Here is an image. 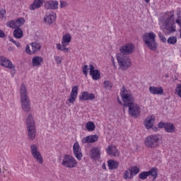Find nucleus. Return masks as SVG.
<instances>
[{
	"mask_svg": "<svg viewBox=\"0 0 181 181\" xmlns=\"http://www.w3.org/2000/svg\"><path fill=\"white\" fill-rule=\"evenodd\" d=\"M21 101L22 110L25 112H29L30 111V100L28 97V90H26V86L22 83L20 88Z\"/></svg>",
	"mask_w": 181,
	"mask_h": 181,
	"instance_id": "1",
	"label": "nucleus"
},
{
	"mask_svg": "<svg viewBox=\"0 0 181 181\" xmlns=\"http://www.w3.org/2000/svg\"><path fill=\"white\" fill-rule=\"evenodd\" d=\"M156 35L153 32L146 33L143 35V40L148 49L155 52L158 47V44L156 43Z\"/></svg>",
	"mask_w": 181,
	"mask_h": 181,
	"instance_id": "2",
	"label": "nucleus"
},
{
	"mask_svg": "<svg viewBox=\"0 0 181 181\" xmlns=\"http://www.w3.org/2000/svg\"><path fill=\"white\" fill-rule=\"evenodd\" d=\"M123 107L124 111H125V108H129V115H130L131 117H134V118H138L141 115V107L138 104L135 103V102L124 103Z\"/></svg>",
	"mask_w": 181,
	"mask_h": 181,
	"instance_id": "3",
	"label": "nucleus"
},
{
	"mask_svg": "<svg viewBox=\"0 0 181 181\" xmlns=\"http://www.w3.org/2000/svg\"><path fill=\"white\" fill-rule=\"evenodd\" d=\"M162 136L158 134L151 135L146 139L145 145L147 148H157L160 144Z\"/></svg>",
	"mask_w": 181,
	"mask_h": 181,
	"instance_id": "4",
	"label": "nucleus"
},
{
	"mask_svg": "<svg viewBox=\"0 0 181 181\" xmlns=\"http://www.w3.org/2000/svg\"><path fill=\"white\" fill-rule=\"evenodd\" d=\"M117 59L120 70H128L131 67V59H129V57L118 54Z\"/></svg>",
	"mask_w": 181,
	"mask_h": 181,
	"instance_id": "5",
	"label": "nucleus"
},
{
	"mask_svg": "<svg viewBox=\"0 0 181 181\" xmlns=\"http://www.w3.org/2000/svg\"><path fill=\"white\" fill-rule=\"evenodd\" d=\"M122 100L124 104H129V103H135V98L132 96L131 91L127 90L125 86H122L120 92Z\"/></svg>",
	"mask_w": 181,
	"mask_h": 181,
	"instance_id": "6",
	"label": "nucleus"
},
{
	"mask_svg": "<svg viewBox=\"0 0 181 181\" xmlns=\"http://www.w3.org/2000/svg\"><path fill=\"white\" fill-rule=\"evenodd\" d=\"M175 15H171L170 18L165 20V28L164 30L165 33H170V32H176V29L173 28V25H175V18H173Z\"/></svg>",
	"mask_w": 181,
	"mask_h": 181,
	"instance_id": "7",
	"label": "nucleus"
},
{
	"mask_svg": "<svg viewBox=\"0 0 181 181\" xmlns=\"http://www.w3.org/2000/svg\"><path fill=\"white\" fill-rule=\"evenodd\" d=\"M134 50H135V46L134 44L128 43L126 45H123L120 47L119 54L128 56V54H132V53H134Z\"/></svg>",
	"mask_w": 181,
	"mask_h": 181,
	"instance_id": "8",
	"label": "nucleus"
},
{
	"mask_svg": "<svg viewBox=\"0 0 181 181\" xmlns=\"http://www.w3.org/2000/svg\"><path fill=\"white\" fill-rule=\"evenodd\" d=\"M0 64L3 67H6V69H10L11 70L13 69V70H15V66L13 65V64H12L11 60L8 59L6 57H0Z\"/></svg>",
	"mask_w": 181,
	"mask_h": 181,
	"instance_id": "9",
	"label": "nucleus"
},
{
	"mask_svg": "<svg viewBox=\"0 0 181 181\" xmlns=\"http://www.w3.org/2000/svg\"><path fill=\"white\" fill-rule=\"evenodd\" d=\"M95 98L94 93H90L87 91L83 92L79 96L80 101H93Z\"/></svg>",
	"mask_w": 181,
	"mask_h": 181,
	"instance_id": "10",
	"label": "nucleus"
},
{
	"mask_svg": "<svg viewBox=\"0 0 181 181\" xmlns=\"http://www.w3.org/2000/svg\"><path fill=\"white\" fill-rule=\"evenodd\" d=\"M77 94H78V86H75L72 88L71 95L68 99V103H69V104H73V103L76 101V98H77Z\"/></svg>",
	"mask_w": 181,
	"mask_h": 181,
	"instance_id": "11",
	"label": "nucleus"
},
{
	"mask_svg": "<svg viewBox=\"0 0 181 181\" xmlns=\"http://www.w3.org/2000/svg\"><path fill=\"white\" fill-rule=\"evenodd\" d=\"M98 141V136L97 134L88 136L82 139L83 144H94Z\"/></svg>",
	"mask_w": 181,
	"mask_h": 181,
	"instance_id": "12",
	"label": "nucleus"
},
{
	"mask_svg": "<svg viewBox=\"0 0 181 181\" xmlns=\"http://www.w3.org/2000/svg\"><path fill=\"white\" fill-rule=\"evenodd\" d=\"M107 153L110 156H114L115 158H118L119 156V152L115 146H110L107 147Z\"/></svg>",
	"mask_w": 181,
	"mask_h": 181,
	"instance_id": "13",
	"label": "nucleus"
},
{
	"mask_svg": "<svg viewBox=\"0 0 181 181\" xmlns=\"http://www.w3.org/2000/svg\"><path fill=\"white\" fill-rule=\"evenodd\" d=\"M62 165L66 168H76L77 166V161L74 159H64Z\"/></svg>",
	"mask_w": 181,
	"mask_h": 181,
	"instance_id": "14",
	"label": "nucleus"
},
{
	"mask_svg": "<svg viewBox=\"0 0 181 181\" xmlns=\"http://www.w3.org/2000/svg\"><path fill=\"white\" fill-rule=\"evenodd\" d=\"M73 148L75 157L77 158L78 159H81L83 153H81V151L80 150V145L78 144V142H75Z\"/></svg>",
	"mask_w": 181,
	"mask_h": 181,
	"instance_id": "15",
	"label": "nucleus"
},
{
	"mask_svg": "<svg viewBox=\"0 0 181 181\" xmlns=\"http://www.w3.org/2000/svg\"><path fill=\"white\" fill-rule=\"evenodd\" d=\"M153 124H155V117L152 116L146 117L144 122V125L146 129H151V128H153Z\"/></svg>",
	"mask_w": 181,
	"mask_h": 181,
	"instance_id": "16",
	"label": "nucleus"
},
{
	"mask_svg": "<svg viewBox=\"0 0 181 181\" xmlns=\"http://www.w3.org/2000/svg\"><path fill=\"white\" fill-rule=\"evenodd\" d=\"M100 151L98 147H93L90 151V156L92 159H100Z\"/></svg>",
	"mask_w": 181,
	"mask_h": 181,
	"instance_id": "17",
	"label": "nucleus"
},
{
	"mask_svg": "<svg viewBox=\"0 0 181 181\" xmlns=\"http://www.w3.org/2000/svg\"><path fill=\"white\" fill-rule=\"evenodd\" d=\"M59 2L57 1H50L45 3L46 9H57Z\"/></svg>",
	"mask_w": 181,
	"mask_h": 181,
	"instance_id": "18",
	"label": "nucleus"
},
{
	"mask_svg": "<svg viewBox=\"0 0 181 181\" xmlns=\"http://www.w3.org/2000/svg\"><path fill=\"white\" fill-rule=\"evenodd\" d=\"M31 153L35 159H42V156L37 151V147L35 144L31 146Z\"/></svg>",
	"mask_w": 181,
	"mask_h": 181,
	"instance_id": "19",
	"label": "nucleus"
},
{
	"mask_svg": "<svg viewBox=\"0 0 181 181\" xmlns=\"http://www.w3.org/2000/svg\"><path fill=\"white\" fill-rule=\"evenodd\" d=\"M149 91L151 94H158L162 95L163 94V88L162 87L157 88L154 86H151L149 88Z\"/></svg>",
	"mask_w": 181,
	"mask_h": 181,
	"instance_id": "20",
	"label": "nucleus"
},
{
	"mask_svg": "<svg viewBox=\"0 0 181 181\" xmlns=\"http://www.w3.org/2000/svg\"><path fill=\"white\" fill-rule=\"evenodd\" d=\"M54 21H56V14L54 13L49 14L44 18V21L45 23H47V25H52Z\"/></svg>",
	"mask_w": 181,
	"mask_h": 181,
	"instance_id": "21",
	"label": "nucleus"
},
{
	"mask_svg": "<svg viewBox=\"0 0 181 181\" xmlns=\"http://www.w3.org/2000/svg\"><path fill=\"white\" fill-rule=\"evenodd\" d=\"M28 128V135L29 139L33 141L36 138V129L35 127H27Z\"/></svg>",
	"mask_w": 181,
	"mask_h": 181,
	"instance_id": "22",
	"label": "nucleus"
},
{
	"mask_svg": "<svg viewBox=\"0 0 181 181\" xmlns=\"http://www.w3.org/2000/svg\"><path fill=\"white\" fill-rule=\"evenodd\" d=\"M42 5H43V0H35L33 4L30 6V9L31 11H35V9L40 8Z\"/></svg>",
	"mask_w": 181,
	"mask_h": 181,
	"instance_id": "23",
	"label": "nucleus"
},
{
	"mask_svg": "<svg viewBox=\"0 0 181 181\" xmlns=\"http://www.w3.org/2000/svg\"><path fill=\"white\" fill-rule=\"evenodd\" d=\"M32 62H33V66L34 67H37L40 66L42 63H43V58H42V57L36 56L33 57Z\"/></svg>",
	"mask_w": 181,
	"mask_h": 181,
	"instance_id": "24",
	"label": "nucleus"
},
{
	"mask_svg": "<svg viewBox=\"0 0 181 181\" xmlns=\"http://www.w3.org/2000/svg\"><path fill=\"white\" fill-rule=\"evenodd\" d=\"M70 42H71V36L70 35V34L66 33L62 37V45L69 46Z\"/></svg>",
	"mask_w": 181,
	"mask_h": 181,
	"instance_id": "25",
	"label": "nucleus"
},
{
	"mask_svg": "<svg viewBox=\"0 0 181 181\" xmlns=\"http://www.w3.org/2000/svg\"><path fill=\"white\" fill-rule=\"evenodd\" d=\"M27 128L35 127V120L33 119V116L32 115H28L26 120Z\"/></svg>",
	"mask_w": 181,
	"mask_h": 181,
	"instance_id": "26",
	"label": "nucleus"
},
{
	"mask_svg": "<svg viewBox=\"0 0 181 181\" xmlns=\"http://www.w3.org/2000/svg\"><path fill=\"white\" fill-rule=\"evenodd\" d=\"M13 36L16 39H22L23 37V30L20 28H17L13 31Z\"/></svg>",
	"mask_w": 181,
	"mask_h": 181,
	"instance_id": "27",
	"label": "nucleus"
},
{
	"mask_svg": "<svg viewBox=\"0 0 181 181\" xmlns=\"http://www.w3.org/2000/svg\"><path fill=\"white\" fill-rule=\"evenodd\" d=\"M107 165H108L109 169L114 170V169H117V168H118L119 163L116 160H109L107 161Z\"/></svg>",
	"mask_w": 181,
	"mask_h": 181,
	"instance_id": "28",
	"label": "nucleus"
},
{
	"mask_svg": "<svg viewBox=\"0 0 181 181\" xmlns=\"http://www.w3.org/2000/svg\"><path fill=\"white\" fill-rule=\"evenodd\" d=\"M32 52L36 53V52H39L40 49H42V47L40 46V44L37 42H32L30 44Z\"/></svg>",
	"mask_w": 181,
	"mask_h": 181,
	"instance_id": "29",
	"label": "nucleus"
},
{
	"mask_svg": "<svg viewBox=\"0 0 181 181\" xmlns=\"http://www.w3.org/2000/svg\"><path fill=\"white\" fill-rule=\"evenodd\" d=\"M148 176H152L154 180L158 177V168H152L151 170L148 171Z\"/></svg>",
	"mask_w": 181,
	"mask_h": 181,
	"instance_id": "30",
	"label": "nucleus"
},
{
	"mask_svg": "<svg viewBox=\"0 0 181 181\" xmlns=\"http://www.w3.org/2000/svg\"><path fill=\"white\" fill-rule=\"evenodd\" d=\"M123 178L125 179V180H129V179H134V177L131 173V170L128 169L124 171L123 175Z\"/></svg>",
	"mask_w": 181,
	"mask_h": 181,
	"instance_id": "31",
	"label": "nucleus"
},
{
	"mask_svg": "<svg viewBox=\"0 0 181 181\" xmlns=\"http://www.w3.org/2000/svg\"><path fill=\"white\" fill-rule=\"evenodd\" d=\"M90 75L92 76L93 80L95 81L100 79V77H101V73L97 69H95L93 73H90Z\"/></svg>",
	"mask_w": 181,
	"mask_h": 181,
	"instance_id": "32",
	"label": "nucleus"
},
{
	"mask_svg": "<svg viewBox=\"0 0 181 181\" xmlns=\"http://www.w3.org/2000/svg\"><path fill=\"white\" fill-rule=\"evenodd\" d=\"M86 128L89 132H93L95 129V124L93 122H88L86 124Z\"/></svg>",
	"mask_w": 181,
	"mask_h": 181,
	"instance_id": "33",
	"label": "nucleus"
},
{
	"mask_svg": "<svg viewBox=\"0 0 181 181\" xmlns=\"http://www.w3.org/2000/svg\"><path fill=\"white\" fill-rule=\"evenodd\" d=\"M165 129L166 132L173 133L175 132V126L172 123H166Z\"/></svg>",
	"mask_w": 181,
	"mask_h": 181,
	"instance_id": "34",
	"label": "nucleus"
},
{
	"mask_svg": "<svg viewBox=\"0 0 181 181\" xmlns=\"http://www.w3.org/2000/svg\"><path fill=\"white\" fill-rule=\"evenodd\" d=\"M67 45H64L63 44H57V50H61V52H64V53H69V48L66 47Z\"/></svg>",
	"mask_w": 181,
	"mask_h": 181,
	"instance_id": "35",
	"label": "nucleus"
},
{
	"mask_svg": "<svg viewBox=\"0 0 181 181\" xmlns=\"http://www.w3.org/2000/svg\"><path fill=\"white\" fill-rule=\"evenodd\" d=\"M130 172L132 173V175L133 176V177L138 175V173H139V168L136 167V166H134V167H132L130 169Z\"/></svg>",
	"mask_w": 181,
	"mask_h": 181,
	"instance_id": "36",
	"label": "nucleus"
},
{
	"mask_svg": "<svg viewBox=\"0 0 181 181\" xmlns=\"http://www.w3.org/2000/svg\"><path fill=\"white\" fill-rule=\"evenodd\" d=\"M15 23H16V28H21V26H22V25L25 23V19L21 18L17 20H15Z\"/></svg>",
	"mask_w": 181,
	"mask_h": 181,
	"instance_id": "37",
	"label": "nucleus"
},
{
	"mask_svg": "<svg viewBox=\"0 0 181 181\" xmlns=\"http://www.w3.org/2000/svg\"><path fill=\"white\" fill-rule=\"evenodd\" d=\"M168 45H176L177 43V38L176 37L171 36L168 40Z\"/></svg>",
	"mask_w": 181,
	"mask_h": 181,
	"instance_id": "38",
	"label": "nucleus"
},
{
	"mask_svg": "<svg viewBox=\"0 0 181 181\" xmlns=\"http://www.w3.org/2000/svg\"><path fill=\"white\" fill-rule=\"evenodd\" d=\"M148 176H149L148 171H143L139 175V177L141 179V180H145V179H148Z\"/></svg>",
	"mask_w": 181,
	"mask_h": 181,
	"instance_id": "39",
	"label": "nucleus"
},
{
	"mask_svg": "<svg viewBox=\"0 0 181 181\" xmlns=\"http://www.w3.org/2000/svg\"><path fill=\"white\" fill-rule=\"evenodd\" d=\"M6 25L8 28H11V29H16V24L15 23V20L7 22Z\"/></svg>",
	"mask_w": 181,
	"mask_h": 181,
	"instance_id": "40",
	"label": "nucleus"
},
{
	"mask_svg": "<svg viewBox=\"0 0 181 181\" xmlns=\"http://www.w3.org/2000/svg\"><path fill=\"white\" fill-rule=\"evenodd\" d=\"M103 84H104V87L107 90H110L112 88V85H111V82L110 81H104Z\"/></svg>",
	"mask_w": 181,
	"mask_h": 181,
	"instance_id": "41",
	"label": "nucleus"
},
{
	"mask_svg": "<svg viewBox=\"0 0 181 181\" xmlns=\"http://www.w3.org/2000/svg\"><path fill=\"white\" fill-rule=\"evenodd\" d=\"M175 94H177V95H179V97H180L181 98V83L177 85V87L175 88Z\"/></svg>",
	"mask_w": 181,
	"mask_h": 181,
	"instance_id": "42",
	"label": "nucleus"
},
{
	"mask_svg": "<svg viewBox=\"0 0 181 181\" xmlns=\"http://www.w3.org/2000/svg\"><path fill=\"white\" fill-rule=\"evenodd\" d=\"M8 39H9L10 42L13 43L16 46V47H21V43H19L18 42V40H16L15 39L12 38L11 37H8Z\"/></svg>",
	"mask_w": 181,
	"mask_h": 181,
	"instance_id": "43",
	"label": "nucleus"
},
{
	"mask_svg": "<svg viewBox=\"0 0 181 181\" xmlns=\"http://www.w3.org/2000/svg\"><path fill=\"white\" fill-rule=\"evenodd\" d=\"M54 60H55L57 64H62V62L63 60V58L62 57L55 56L54 57Z\"/></svg>",
	"mask_w": 181,
	"mask_h": 181,
	"instance_id": "44",
	"label": "nucleus"
},
{
	"mask_svg": "<svg viewBox=\"0 0 181 181\" xmlns=\"http://www.w3.org/2000/svg\"><path fill=\"white\" fill-rule=\"evenodd\" d=\"M158 37L160 39L161 42H163V43H166V37L163 35L162 33H158Z\"/></svg>",
	"mask_w": 181,
	"mask_h": 181,
	"instance_id": "45",
	"label": "nucleus"
},
{
	"mask_svg": "<svg viewBox=\"0 0 181 181\" xmlns=\"http://www.w3.org/2000/svg\"><path fill=\"white\" fill-rule=\"evenodd\" d=\"M6 13V11L2 9L0 11V19H4L5 18V14Z\"/></svg>",
	"mask_w": 181,
	"mask_h": 181,
	"instance_id": "46",
	"label": "nucleus"
},
{
	"mask_svg": "<svg viewBox=\"0 0 181 181\" xmlns=\"http://www.w3.org/2000/svg\"><path fill=\"white\" fill-rule=\"evenodd\" d=\"M25 52L28 54H33V52H32V49H30V47H29V45H26Z\"/></svg>",
	"mask_w": 181,
	"mask_h": 181,
	"instance_id": "47",
	"label": "nucleus"
},
{
	"mask_svg": "<svg viewBox=\"0 0 181 181\" xmlns=\"http://www.w3.org/2000/svg\"><path fill=\"white\" fill-rule=\"evenodd\" d=\"M88 68V66H87V65H85L83 67V74H85V76H87V74H88V71H87Z\"/></svg>",
	"mask_w": 181,
	"mask_h": 181,
	"instance_id": "48",
	"label": "nucleus"
},
{
	"mask_svg": "<svg viewBox=\"0 0 181 181\" xmlns=\"http://www.w3.org/2000/svg\"><path fill=\"white\" fill-rule=\"evenodd\" d=\"M158 128H165L166 123L160 122L158 123Z\"/></svg>",
	"mask_w": 181,
	"mask_h": 181,
	"instance_id": "49",
	"label": "nucleus"
},
{
	"mask_svg": "<svg viewBox=\"0 0 181 181\" xmlns=\"http://www.w3.org/2000/svg\"><path fill=\"white\" fill-rule=\"evenodd\" d=\"M89 70H90V74L94 71H95V68L94 67V66L93 64H90L89 65Z\"/></svg>",
	"mask_w": 181,
	"mask_h": 181,
	"instance_id": "50",
	"label": "nucleus"
},
{
	"mask_svg": "<svg viewBox=\"0 0 181 181\" xmlns=\"http://www.w3.org/2000/svg\"><path fill=\"white\" fill-rule=\"evenodd\" d=\"M60 8H66L67 6V2L66 1H60Z\"/></svg>",
	"mask_w": 181,
	"mask_h": 181,
	"instance_id": "51",
	"label": "nucleus"
},
{
	"mask_svg": "<svg viewBox=\"0 0 181 181\" xmlns=\"http://www.w3.org/2000/svg\"><path fill=\"white\" fill-rule=\"evenodd\" d=\"M64 159H73V156L70 155H65Z\"/></svg>",
	"mask_w": 181,
	"mask_h": 181,
	"instance_id": "52",
	"label": "nucleus"
},
{
	"mask_svg": "<svg viewBox=\"0 0 181 181\" xmlns=\"http://www.w3.org/2000/svg\"><path fill=\"white\" fill-rule=\"evenodd\" d=\"M0 37L1 38L5 37V33H4L2 30H0Z\"/></svg>",
	"mask_w": 181,
	"mask_h": 181,
	"instance_id": "53",
	"label": "nucleus"
},
{
	"mask_svg": "<svg viewBox=\"0 0 181 181\" xmlns=\"http://www.w3.org/2000/svg\"><path fill=\"white\" fill-rule=\"evenodd\" d=\"M176 23H177L178 25H180V26H181V20H180L179 18L176 20Z\"/></svg>",
	"mask_w": 181,
	"mask_h": 181,
	"instance_id": "54",
	"label": "nucleus"
},
{
	"mask_svg": "<svg viewBox=\"0 0 181 181\" xmlns=\"http://www.w3.org/2000/svg\"><path fill=\"white\" fill-rule=\"evenodd\" d=\"M37 161L38 162V163H43V160L42 159H37Z\"/></svg>",
	"mask_w": 181,
	"mask_h": 181,
	"instance_id": "55",
	"label": "nucleus"
},
{
	"mask_svg": "<svg viewBox=\"0 0 181 181\" xmlns=\"http://www.w3.org/2000/svg\"><path fill=\"white\" fill-rule=\"evenodd\" d=\"M112 63L113 66H115V62L114 61V59H112Z\"/></svg>",
	"mask_w": 181,
	"mask_h": 181,
	"instance_id": "56",
	"label": "nucleus"
},
{
	"mask_svg": "<svg viewBox=\"0 0 181 181\" xmlns=\"http://www.w3.org/2000/svg\"><path fill=\"white\" fill-rule=\"evenodd\" d=\"M144 1H145L146 4H149V2H150V0H144Z\"/></svg>",
	"mask_w": 181,
	"mask_h": 181,
	"instance_id": "57",
	"label": "nucleus"
},
{
	"mask_svg": "<svg viewBox=\"0 0 181 181\" xmlns=\"http://www.w3.org/2000/svg\"><path fill=\"white\" fill-rule=\"evenodd\" d=\"M153 131H158V127H154V128H153Z\"/></svg>",
	"mask_w": 181,
	"mask_h": 181,
	"instance_id": "58",
	"label": "nucleus"
},
{
	"mask_svg": "<svg viewBox=\"0 0 181 181\" xmlns=\"http://www.w3.org/2000/svg\"><path fill=\"white\" fill-rule=\"evenodd\" d=\"M169 78V74L165 75V78Z\"/></svg>",
	"mask_w": 181,
	"mask_h": 181,
	"instance_id": "59",
	"label": "nucleus"
},
{
	"mask_svg": "<svg viewBox=\"0 0 181 181\" xmlns=\"http://www.w3.org/2000/svg\"><path fill=\"white\" fill-rule=\"evenodd\" d=\"M119 104H122V102L121 100H118Z\"/></svg>",
	"mask_w": 181,
	"mask_h": 181,
	"instance_id": "60",
	"label": "nucleus"
},
{
	"mask_svg": "<svg viewBox=\"0 0 181 181\" xmlns=\"http://www.w3.org/2000/svg\"><path fill=\"white\" fill-rule=\"evenodd\" d=\"M103 168H105V165H103Z\"/></svg>",
	"mask_w": 181,
	"mask_h": 181,
	"instance_id": "61",
	"label": "nucleus"
},
{
	"mask_svg": "<svg viewBox=\"0 0 181 181\" xmlns=\"http://www.w3.org/2000/svg\"><path fill=\"white\" fill-rule=\"evenodd\" d=\"M0 173H1V168H0Z\"/></svg>",
	"mask_w": 181,
	"mask_h": 181,
	"instance_id": "62",
	"label": "nucleus"
}]
</instances>
